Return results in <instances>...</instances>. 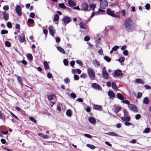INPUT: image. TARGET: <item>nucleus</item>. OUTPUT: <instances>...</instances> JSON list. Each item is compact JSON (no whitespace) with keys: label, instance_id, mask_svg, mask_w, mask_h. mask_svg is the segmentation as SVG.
Segmentation results:
<instances>
[{"label":"nucleus","instance_id":"f257e3e1","mask_svg":"<svg viewBox=\"0 0 151 151\" xmlns=\"http://www.w3.org/2000/svg\"><path fill=\"white\" fill-rule=\"evenodd\" d=\"M126 30L128 32H132L134 29V25L132 20L130 18L127 19L124 22Z\"/></svg>","mask_w":151,"mask_h":151},{"label":"nucleus","instance_id":"f03ea898","mask_svg":"<svg viewBox=\"0 0 151 151\" xmlns=\"http://www.w3.org/2000/svg\"><path fill=\"white\" fill-rule=\"evenodd\" d=\"M87 72L89 78L92 80H94L95 78V75L93 70L91 68L87 69Z\"/></svg>","mask_w":151,"mask_h":151},{"label":"nucleus","instance_id":"7ed1b4c3","mask_svg":"<svg viewBox=\"0 0 151 151\" xmlns=\"http://www.w3.org/2000/svg\"><path fill=\"white\" fill-rule=\"evenodd\" d=\"M61 20L63 21V24L64 25H66L71 21V19L69 17L66 16L64 17Z\"/></svg>","mask_w":151,"mask_h":151},{"label":"nucleus","instance_id":"20e7f679","mask_svg":"<svg viewBox=\"0 0 151 151\" xmlns=\"http://www.w3.org/2000/svg\"><path fill=\"white\" fill-rule=\"evenodd\" d=\"M123 75V73L120 70H116L114 71V74L113 76L114 77H122Z\"/></svg>","mask_w":151,"mask_h":151},{"label":"nucleus","instance_id":"39448f33","mask_svg":"<svg viewBox=\"0 0 151 151\" xmlns=\"http://www.w3.org/2000/svg\"><path fill=\"white\" fill-rule=\"evenodd\" d=\"M102 73L103 78L105 79H107L109 78V76L107 71L106 69V67H104L102 68Z\"/></svg>","mask_w":151,"mask_h":151},{"label":"nucleus","instance_id":"423d86ee","mask_svg":"<svg viewBox=\"0 0 151 151\" xmlns=\"http://www.w3.org/2000/svg\"><path fill=\"white\" fill-rule=\"evenodd\" d=\"M100 3V7L102 9H105L108 6V3L106 0H103V1Z\"/></svg>","mask_w":151,"mask_h":151},{"label":"nucleus","instance_id":"0eeeda50","mask_svg":"<svg viewBox=\"0 0 151 151\" xmlns=\"http://www.w3.org/2000/svg\"><path fill=\"white\" fill-rule=\"evenodd\" d=\"M128 107L131 111H132L135 112L138 111V109L137 108L135 105L130 104L129 105H128Z\"/></svg>","mask_w":151,"mask_h":151},{"label":"nucleus","instance_id":"6e6552de","mask_svg":"<svg viewBox=\"0 0 151 151\" xmlns=\"http://www.w3.org/2000/svg\"><path fill=\"white\" fill-rule=\"evenodd\" d=\"M91 87L94 89L99 90L100 89H102L101 88L100 85L96 83H93L91 84Z\"/></svg>","mask_w":151,"mask_h":151},{"label":"nucleus","instance_id":"1a4fd4ad","mask_svg":"<svg viewBox=\"0 0 151 151\" xmlns=\"http://www.w3.org/2000/svg\"><path fill=\"white\" fill-rule=\"evenodd\" d=\"M18 40L20 42H23L25 40L24 35L23 33L18 36Z\"/></svg>","mask_w":151,"mask_h":151},{"label":"nucleus","instance_id":"9d476101","mask_svg":"<svg viewBox=\"0 0 151 151\" xmlns=\"http://www.w3.org/2000/svg\"><path fill=\"white\" fill-rule=\"evenodd\" d=\"M49 30L50 33L53 37L54 34L55 33V30L54 29L53 26L52 25L50 26L49 27Z\"/></svg>","mask_w":151,"mask_h":151},{"label":"nucleus","instance_id":"9b49d317","mask_svg":"<svg viewBox=\"0 0 151 151\" xmlns=\"http://www.w3.org/2000/svg\"><path fill=\"white\" fill-rule=\"evenodd\" d=\"M21 8L20 6L19 5H17L16 6L15 11L19 16H21L22 14V13L21 12Z\"/></svg>","mask_w":151,"mask_h":151},{"label":"nucleus","instance_id":"f8f14e48","mask_svg":"<svg viewBox=\"0 0 151 151\" xmlns=\"http://www.w3.org/2000/svg\"><path fill=\"white\" fill-rule=\"evenodd\" d=\"M93 109L99 111H102V108L101 106L94 104L93 106Z\"/></svg>","mask_w":151,"mask_h":151},{"label":"nucleus","instance_id":"ddd939ff","mask_svg":"<svg viewBox=\"0 0 151 151\" xmlns=\"http://www.w3.org/2000/svg\"><path fill=\"white\" fill-rule=\"evenodd\" d=\"M82 9L84 10H88L87 9L88 8V5L87 4L86 2L83 3L81 6Z\"/></svg>","mask_w":151,"mask_h":151},{"label":"nucleus","instance_id":"4468645a","mask_svg":"<svg viewBox=\"0 0 151 151\" xmlns=\"http://www.w3.org/2000/svg\"><path fill=\"white\" fill-rule=\"evenodd\" d=\"M79 25L81 28L85 29H86L87 28V26L85 23H83L82 22H81L80 23Z\"/></svg>","mask_w":151,"mask_h":151},{"label":"nucleus","instance_id":"2eb2a0df","mask_svg":"<svg viewBox=\"0 0 151 151\" xmlns=\"http://www.w3.org/2000/svg\"><path fill=\"white\" fill-rule=\"evenodd\" d=\"M68 2L69 6L70 7L74 6L76 5V3L75 2L71 0H69Z\"/></svg>","mask_w":151,"mask_h":151},{"label":"nucleus","instance_id":"dca6fc26","mask_svg":"<svg viewBox=\"0 0 151 151\" xmlns=\"http://www.w3.org/2000/svg\"><path fill=\"white\" fill-rule=\"evenodd\" d=\"M17 79L19 83L20 84L21 87H22L24 86V84L22 82V78L19 76H17Z\"/></svg>","mask_w":151,"mask_h":151},{"label":"nucleus","instance_id":"f3484780","mask_svg":"<svg viewBox=\"0 0 151 151\" xmlns=\"http://www.w3.org/2000/svg\"><path fill=\"white\" fill-rule=\"evenodd\" d=\"M88 120L90 123L93 124H94L96 122V120L95 119L91 117H89Z\"/></svg>","mask_w":151,"mask_h":151},{"label":"nucleus","instance_id":"a211bd4d","mask_svg":"<svg viewBox=\"0 0 151 151\" xmlns=\"http://www.w3.org/2000/svg\"><path fill=\"white\" fill-rule=\"evenodd\" d=\"M116 97L119 99L123 100L124 99V97L120 93H118L116 94Z\"/></svg>","mask_w":151,"mask_h":151},{"label":"nucleus","instance_id":"6ab92c4d","mask_svg":"<svg viewBox=\"0 0 151 151\" xmlns=\"http://www.w3.org/2000/svg\"><path fill=\"white\" fill-rule=\"evenodd\" d=\"M6 119V116L4 115V114L1 111H0V119L2 120L5 123Z\"/></svg>","mask_w":151,"mask_h":151},{"label":"nucleus","instance_id":"aec40b11","mask_svg":"<svg viewBox=\"0 0 151 151\" xmlns=\"http://www.w3.org/2000/svg\"><path fill=\"white\" fill-rule=\"evenodd\" d=\"M105 134L113 136L115 137H118V135L117 134L113 132L106 133H105Z\"/></svg>","mask_w":151,"mask_h":151},{"label":"nucleus","instance_id":"412c9836","mask_svg":"<svg viewBox=\"0 0 151 151\" xmlns=\"http://www.w3.org/2000/svg\"><path fill=\"white\" fill-rule=\"evenodd\" d=\"M108 94L111 98H114L115 97V95L114 93L111 91H109L108 92Z\"/></svg>","mask_w":151,"mask_h":151},{"label":"nucleus","instance_id":"4be33fe9","mask_svg":"<svg viewBox=\"0 0 151 151\" xmlns=\"http://www.w3.org/2000/svg\"><path fill=\"white\" fill-rule=\"evenodd\" d=\"M121 119L124 121L129 122L130 120V117L129 116H126V117H121Z\"/></svg>","mask_w":151,"mask_h":151},{"label":"nucleus","instance_id":"5701e85b","mask_svg":"<svg viewBox=\"0 0 151 151\" xmlns=\"http://www.w3.org/2000/svg\"><path fill=\"white\" fill-rule=\"evenodd\" d=\"M106 12L108 15L111 16L112 15L113 13H114V11H111L110 9H107Z\"/></svg>","mask_w":151,"mask_h":151},{"label":"nucleus","instance_id":"b1692460","mask_svg":"<svg viewBox=\"0 0 151 151\" xmlns=\"http://www.w3.org/2000/svg\"><path fill=\"white\" fill-rule=\"evenodd\" d=\"M92 63L95 66L97 67H99L100 66V64L99 62L96 60H93Z\"/></svg>","mask_w":151,"mask_h":151},{"label":"nucleus","instance_id":"393cba45","mask_svg":"<svg viewBox=\"0 0 151 151\" xmlns=\"http://www.w3.org/2000/svg\"><path fill=\"white\" fill-rule=\"evenodd\" d=\"M56 96L55 94H51L48 95L47 98L49 100H52L53 99V97Z\"/></svg>","mask_w":151,"mask_h":151},{"label":"nucleus","instance_id":"a878e982","mask_svg":"<svg viewBox=\"0 0 151 151\" xmlns=\"http://www.w3.org/2000/svg\"><path fill=\"white\" fill-rule=\"evenodd\" d=\"M150 102L149 100L147 97L145 98L143 100V102L144 104H148Z\"/></svg>","mask_w":151,"mask_h":151},{"label":"nucleus","instance_id":"bb28decb","mask_svg":"<svg viewBox=\"0 0 151 151\" xmlns=\"http://www.w3.org/2000/svg\"><path fill=\"white\" fill-rule=\"evenodd\" d=\"M66 114L69 117H71L72 115V111L70 109H68L66 111Z\"/></svg>","mask_w":151,"mask_h":151},{"label":"nucleus","instance_id":"cd10ccee","mask_svg":"<svg viewBox=\"0 0 151 151\" xmlns=\"http://www.w3.org/2000/svg\"><path fill=\"white\" fill-rule=\"evenodd\" d=\"M57 49L59 51L61 52L63 54L65 53V50L63 48H62L61 47H57Z\"/></svg>","mask_w":151,"mask_h":151},{"label":"nucleus","instance_id":"c85d7f7f","mask_svg":"<svg viewBox=\"0 0 151 151\" xmlns=\"http://www.w3.org/2000/svg\"><path fill=\"white\" fill-rule=\"evenodd\" d=\"M135 81L136 82L139 83H141L143 84L144 83V81L140 78L137 79Z\"/></svg>","mask_w":151,"mask_h":151},{"label":"nucleus","instance_id":"c756f323","mask_svg":"<svg viewBox=\"0 0 151 151\" xmlns=\"http://www.w3.org/2000/svg\"><path fill=\"white\" fill-rule=\"evenodd\" d=\"M59 19V16L58 14H56L54 15V18L53 19V21L54 22L57 21Z\"/></svg>","mask_w":151,"mask_h":151},{"label":"nucleus","instance_id":"7c9ffc66","mask_svg":"<svg viewBox=\"0 0 151 151\" xmlns=\"http://www.w3.org/2000/svg\"><path fill=\"white\" fill-rule=\"evenodd\" d=\"M9 14L8 13L4 14L3 15V18L5 20H8L9 19Z\"/></svg>","mask_w":151,"mask_h":151},{"label":"nucleus","instance_id":"2f4dec72","mask_svg":"<svg viewBox=\"0 0 151 151\" xmlns=\"http://www.w3.org/2000/svg\"><path fill=\"white\" fill-rule=\"evenodd\" d=\"M104 59L108 62H109L111 60L110 58L107 56H105L104 57Z\"/></svg>","mask_w":151,"mask_h":151},{"label":"nucleus","instance_id":"473e14b6","mask_svg":"<svg viewBox=\"0 0 151 151\" xmlns=\"http://www.w3.org/2000/svg\"><path fill=\"white\" fill-rule=\"evenodd\" d=\"M44 65L45 68L46 69H49V67L48 64L47 63V62L46 61H45L44 62Z\"/></svg>","mask_w":151,"mask_h":151},{"label":"nucleus","instance_id":"72a5a7b5","mask_svg":"<svg viewBox=\"0 0 151 151\" xmlns=\"http://www.w3.org/2000/svg\"><path fill=\"white\" fill-rule=\"evenodd\" d=\"M121 108L120 106H117L114 109V111L115 113H117L119 111L121 110Z\"/></svg>","mask_w":151,"mask_h":151},{"label":"nucleus","instance_id":"f704fd0d","mask_svg":"<svg viewBox=\"0 0 151 151\" xmlns=\"http://www.w3.org/2000/svg\"><path fill=\"white\" fill-rule=\"evenodd\" d=\"M58 6L60 8L63 9H65L66 8V6L63 3H59L58 4Z\"/></svg>","mask_w":151,"mask_h":151},{"label":"nucleus","instance_id":"c9c22d12","mask_svg":"<svg viewBox=\"0 0 151 151\" xmlns=\"http://www.w3.org/2000/svg\"><path fill=\"white\" fill-rule=\"evenodd\" d=\"M112 88L115 90L117 89V88L116 83L114 82H112Z\"/></svg>","mask_w":151,"mask_h":151},{"label":"nucleus","instance_id":"e433bc0d","mask_svg":"<svg viewBox=\"0 0 151 151\" xmlns=\"http://www.w3.org/2000/svg\"><path fill=\"white\" fill-rule=\"evenodd\" d=\"M11 43L9 41H7L5 42V45L8 47H10L11 46Z\"/></svg>","mask_w":151,"mask_h":151},{"label":"nucleus","instance_id":"4c0bfd02","mask_svg":"<svg viewBox=\"0 0 151 151\" xmlns=\"http://www.w3.org/2000/svg\"><path fill=\"white\" fill-rule=\"evenodd\" d=\"M150 129L149 128H146L143 131V133H147L150 131Z\"/></svg>","mask_w":151,"mask_h":151},{"label":"nucleus","instance_id":"58836bf2","mask_svg":"<svg viewBox=\"0 0 151 151\" xmlns=\"http://www.w3.org/2000/svg\"><path fill=\"white\" fill-rule=\"evenodd\" d=\"M124 58L123 57H121L118 60V61L121 63L124 62Z\"/></svg>","mask_w":151,"mask_h":151},{"label":"nucleus","instance_id":"ea45409f","mask_svg":"<svg viewBox=\"0 0 151 151\" xmlns=\"http://www.w3.org/2000/svg\"><path fill=\"white\" fill-rule=\"evenodd\" d=\"M27 58L30 60H32L33 59L32 55L31 54H27Z\"/></svg>","mask_w":151,"mask_h":151},{"label":"nucleus","instance_id":"a19ab883","mask_svg":"<svg viewBox=\"0 0 151 151\" xmlns=\"http://www.w3.org/2000/svg\"><path fill=\"white\" fill-rule=\"evenodd\" d=\"M86 146L92 149H94L95 147L93 145L89 144H87Z\"/></svg>","mask_w":151,"mask_h":151},{"label":"nucleus","instance_id":"79ce46f5","mask_svg":"<svg viewBox=\"0 0 151 151\" xmlns=\"http://www.w3.org/2000/svg\"><path fill=\"white\" fill-rule=\"evenodd\" d=\"M64 82L66 84H68L70 83V81L69 78H66L64 80Z\"/></svg>","mask_w":151,"mask_h":151},{"label":"nucleus","instance_id":"37998d69","mask_svg":"<svg viewBox=\"0 0 151 151\" xmlns=\"http://www.w3.org/2000/svg\"><path fill=\"white\" fill-rule=\"evenodd\" d=\"M124 124L126 126L132 125V127H133L134 126V125L132 124L130 122H125L124 123Z\"/></svg>","mask_w":151,"mask_h":151},{"label":"nucleus","instance_id":"c03bdc74","mask_svg":"<svg viewBox=\"0 0 151 151\" xmlns=\"http://www.w3.org/2000/svg\"><path fill=\"white\" fill-rule=\"evenodd\" d=\"M29 119L33 122L36 123H37V121L35 120L34 118L32 116H30L29 118Z\"/></svg>","mask_w":151,"mask_h":151},{"label":"nucleus","instance_id":"a18cd8bd","mask_svg":"<svg viewBox=\"0 0 151 151\" xmlns=\"http://www.w3.org/2000/svg\"><path fill=\"white\" fill-rule=\"evenodd\" d=\"M89 6L91 9H93L96 7V5L94 4H89Z\"/></svg>","mask_w":151,"mask_h":151},{"label":"nucleus","instance_id":"49530a36","mask_svg":"<svg viewBox=\"0 0 151 151\" xmlns=\"http://www.w3.org/2000/svg\"><path fill=\"white\" fill-rule=\"evenodd\" d=\"M121 102L124 104H125L128 105L130 104L128 100H123Z\"/></svg>","mask_w":151,"mask_h":151},{"label":"nucleus","instance_id":"de8ad7c7","mask_svg":"<svg viewBox=\"0 0 151 151\" xmlns=\"http://www.w3.org/2000/svg\"><path fill=\"white\" fill-rule=\"evenodd\" d=\"M7 26L9 28H12V25L11 23L9 22L7 23Z\"/></svg>","mask_w":151,"mask_h":151},{"label":"nucleus","instance_id":"09e8293b","mask_svg":"<svg viewBox=\"0 0 151 151\" xmlns=\"http://www.w3.org/2000/svg\"><path fill=\"white\" fill-rule=\"evenodd\" d=\"M76 62L81 66H82L83 65V63L80 60H76Z\"/></svg>","mask_w":151,"mask_h":151},{"label":"nucleus","instance_id":"8fccbe9b","mask_svg":"<svg viewBox=\"0 0 151 151\" xmlns=\"http://www.w3.org/2000/svg\"><path fill=\"white\" fill-rule=\"evenodd\" d=\"M119 46L117 45H115L113 47L112 49L114 51H116L117 49H119Z\"/></svg>","mask_w":151,"mask_h":151},{"label":"nucleus","instance_id":"3c124183","mask_svg":"<svg viewBox=\"0 0 151 151\" xmlns=\"http://www.w3.org/2000/svg\"><path fill=\"white\" fill-rule=\"evenodd\" d=\"M8 33V31L5 29H3L1 31V34H6Z\"/></svg>","mask_w":151,"mask_h":151},{"label":"nucleus","instance_id":"603ef678","mask_svg":"<svg viewBox=\"0 0 151 151\" xmlns=\"http://www.w3.org/2000/svg\"><path fill=\"white\" fill-rule=\"evenodd\" d=\"M150 4L148 3L145 6V8L147 10L150 9Z\"/></svg>","mask_w":151,"mask_h":151},{"label":"nucleus","instance_id":"864d4df0","mask_svg":"<svg viewBox=\"0 0 151 151\" xmlns=\"http://www.w3.org/2000/svg\"><path fill=\"white\" fill-rule=\"evenodd\" d=\"M64 65L65 66H67L68 64V61L66 59H64L63 60Z\"/></svg>","mask_w":151,"mask_h":151},{"label":"nucleus","instance_id":"5fc2aeb1","mask_svg":"<svg viewBox=\"0 0 151 151\" xmlns=\"http://www.w3.org/2000/svg\"><path fill=\"white\" fill-rule=\"evenodd\" d=\"M79 79L78 76L76 74H75L74 76V79L75 80H78Z\"/></svg>","mask_w":151,"mask_h":151},{"label":"nucleus","instance_id":"6e6d98bb","mask_svg":"<svg viewBox=\"0 0 151 151\" xmlns=\"http://www.w3.org/2000/svg\"><path fill=\"white\" fill-rule=\"evenodd\" d=\"M123 112L124 114V116H127L128 115V112L126 110H123Z\"/></svg>","mask_w":151,"mask_h":151},{"label":"nucleus","instance_id":"4d7b16f0","mask_svg":"<svg viewBox=\"0 0 151 151\" xmlns=\"http://www.w3.org/2000/svg\"><path fill=\"white\" fill-rule=\"evenodd\" d=\"M27 22L31 24H33L34 23V21L33 19H29L27 20Z\"/></svg>","mask_w":151,"mask_h":151},{"label":"nucleus","instance_id":"13d9d810","mask_svg":"<svg viewBox=\"0 0 151 151\" xmlns=\"http://www.w3.org/2000/svg\"><path fill=\"white\" fill-rule=\"evenodd\" d=\"M142 94L141 92H138L137 93V98L138 99H139L142 96Z\"/></svg>","mask_w":151,"mask_h":151},{"label":"nucleus","instance_id":"bf43d9fd","mask_svg":"<svg viewBox=\"0 0 151 151\" xmlns=\"http://www.w3.org/2000/svg\"><path fill=\"white\" fill-rule=\"evenodd\" d=\"M80 77L82 78H85L86 77V76L85 73H82Z\"/></svg>","mask_w":151,"mask_h":151},{"label":"nucleus","instance_id":"052dcab7","mask_svg":"<svg viewBox=\"0 0 151 151\" xmlns=\"http://www.w3.org/2000/svg\"><path fill=\"white\" fill-rule=\"evenodd\" d=\"M90 39L89 37L88 36H86L84 38V40L86 41H89Z\"/></svg>","mask_w":151,"mask_h":151},{"label":"nucleus","instance_id":"680f3d73","mask_svg":"<svg viewBox=\"0 0 151 151\" xmlns=\"http://www.w3.org/2000/svg\"><path fill=\"white\" fill-rule=\"evenodd\" d=\"M29 17L32 18H33L35 17V14L34 13L31 12L29 15Z\"/></svg>","mask_w":151,"mask_h":151},{"label":"nucleus","instance_id":"e2e57ef3","mask_svg":"<svg viewBox=\"0 0 151 151\" xmlns=\"http://www.w3.org/2000/svg\"><path fill=\"white\" fill-rule=\"evenodd\" d=\"M3 9L5 11L9 9V6L8 5H5L3 7Z\"/></svg>","mask_w":151,"mask_h":151},{"label":"nucleus","instance_id":"0e129e2a","mask_svg":"<svg viewBox=\"0 0 151 151\" xmlns=\"http://www.w3.org/2000/svg\"><path fill=\"white\" fill-rule=\"evenodd\" d=\"M70 95L72 98H73L74 99L76 97V94L74 93H71L70 94Z\"/></svg>","mask_w":151,"mask_h":151},{"label":"nucleus","instance_id":"69168bd1","mask_svg":"<svg viewBox=\"0 0 151 151\" xmlns=\"http://www.w3.org/2000/svg\"><path fill=\"white\" fill-rule=\"evenodd\" d=\"M150 44H151V43H148L146 44L145 45V49H149V47L150 45Z\"/></svg>","mask_w":151,"mask_h":151},{"label":"nucleus","instance_id":"338daca9","mask_svg":"<svg viewBox=\"0 0 151 151\" xmlns=\"http://www.w3.org/2000/svg\"><path fill=\"white\" fill-rule=\"evenodd\" d=\"M140 117H141L140 115V114H137L135 116V118L136 119L138 120L140 119Z\"/></svg>","mask_w":151,"mask_h":151},{"label":"nucleus","instance_id":"774afa93","mask_svg":"<svg viewBox=\"0 0 151 151\" xmlns=\"http://www.w3.org/2000/svg\"><path fill=\"white\" fill-rule=\"evenodd\" d=\"M47 76L49 78H50L52 76V75L49 72L47 73Z\"/></svg>","mask_w":151,"mask_h":151}]
</instances>
